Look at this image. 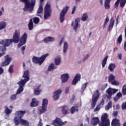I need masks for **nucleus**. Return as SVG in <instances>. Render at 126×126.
<instances>
[{"mask_svg": "<svg viewBox=\"0 0 126 126\" xmlns=\"http://www.w3.org/2000/svg\"><path fill=\"white\" fill-rule=\"evenodd\" d=\"M43 13V6L42 4H40L37 11V13L40 14Z\"/></svg>", "mask_w": 126, "mask_h": 126, "instance_id": "nucleus-36", "label": "nucleus"}, {"mask_svg": "<svg viewBox=\"0 0 126 126\" xmlns=\"http://www.w3.org/2000/svg\"><path fill=\"white\" fill-rule=\"evenodd\" d=\"M100 109V108L99 107V106H97L96 108L94 110V112H97V111H99Z\"/></svg>", "mask_w": 126, "mask_h": 126, "instance_id": "nucleus-60", "label": "nucleus"}, {"mask_svg": "<svg viewBox=\"0 0 126 126\" xmlns=\"http://www.w3.org/2000/svg\"><path fill=\"white\" fill-rule=\"evenodd\" d=\"M119 90L117 89H113L112 88H109L106 91V92L107 94V99L108 100H111L112 99V96L114 94H116V93L118 92Z\"/></svg>", "mask_w": 126, "mask_h": 126, "instance_id": "nucleus-10", "label": "nucleus"}, {"mask_svg": "<svg viewBox=\"0 0 126 126\" xmlns=\"http://www.w3.org/2000/svg\"><path fill=\"white\" fill-rule=\"evenodd\" d=\"M4 71V70H3V68H2L1 67H0V74H2Z\"/></svg>", "mask_w": 126, "mask_h": 126, "instance_id": "nucleus-59", "label": "nucleus"}, {"mask_svg": "<svg viewBox=\"0 0 126 126\" xmlns=\"http://www.w3.org/2000/svg\"><path fill=\"white\" fill-rule=\"evenodd\" d=\"M122 40H123V37L122 36V35H120L118 38V43H119V44H121V43H122Z\"/></svg>", "mask_w": 126, "mask_h": 126, "instance_id": "nucleus-50", "label": "nucleus"}, {"mask_svg": "<svg viewBox=\"0 0 126 126\" xmlns=\"http://www.w3.org/2000/svg\"><path fill=\"white\" fill-rule=\"evenodd\" d=\"M112 0H105L104 2V7L105 9H110V3Z\"/></svg>", "mask_w": 126, "mask_h": 126, "instance_id": "nucleus-26", "label": "nucleus"}, {"mask_svg": "<svg viewBox=\"0 0 126 126\" xmlns=\"http://www.w3.org/2000/svg\"><path fill=\"white\" fill-rule=\"evenodd\" d=\"M78 80H79V74H77L72 82V85H76Z\"/></svg>", "mask_w": 126, "mask_h": 126, "instance_id": "nucleus-22", "label": "nucleus"}, {"mask_svg": "<svg viewBox=\"0 0 126 126\" xmlns=\"http://www.w3.org/2000/svg\"><path fill=\"white\" fill-rule=\"evenodd\" d=\"M4 112L5 113L6 116L11 114V112H12V110L8 108L6 105L4 106Z\"/></svg>", "mask_w": 126, "mask_h": 126, "instance_id": "nucleus-28", "label": "nucleus"}, {"mask_svg": "<svg viewBox=\"0 0 126 126\" xmlns=\"http://www.w3.org/2000/svg\"><path fill=\"white\" fill-rule=\"evenodd\" d=\"M0 45H3L2 46H0V51L2 52V53H5V51H6V47H9L10 45H11L9 41H8V39H2L0 41Z\"/></svg>", "mask_w": 126, "mask_h": 126, "instance_id": "nucleus-7", "label": "nucleus"}, {"mask_svg": "<svg viewBox=\"0 0 126 126\" xmlns=\"http://www.w3.org/2000/svg\"><path fill=\"white\" fill-rule=\"evenodd\" d=\"M14 123H15V126H18L19 125H22L24 126H30L29 122L27 121L26 120L24 119H18L17 117L14 118Z\"/></svg>", "mask_w": 126, "mask_h": 126, "instance_id": "nucleus-8", "label": "nucleus"}, {"mask_svg": "<svg viewBox=\"0 0 126 126\" xmlns=\"http://www.w3.org/2000/svg\"><path fill=\"white\" fill-rule=\"evenodd\" d=\"M108 56H106L104 58V59L102 60V63H107V61L108 60Z\"/></svg>", "mask_w": 126, "mask_h": 126, "instance_id": "nucleus-53", "label": "nucleus"}, {"mask_svg": "<svg viewBox=\"0 0 126 126\" xmlns=\"http://www.w3.org/2000/svg\"><path fill=\"white\" fill-rule=\"evenodd\" d=\"M8 72L9 73H12V72H13V64L10 66L8 69Z\"/></svg>", "mask_w": 126, "mask_h": 126, "instance_id": "nucleus-45", "label": "nucleus"}, {"mask_svg": "<svg viewBox=\"0 0 126 126\" xmlns=\"http://www.w3.org/2000/svg\"><path fill=\"white\" fill-rule=\"evenodd\" d=\"M100 105H104V104H105V100H104V98H102V100L100 101Z\"/></svg>", "mask_w": 126, "mask_h": 126, "instance_id": "nucleus-61", "label": "nucleus"}, {"mask_svg": "<svg viewBox=\"0 0 126 126\" xmlns=\"http://www.w3.org/2000/svg\"><path fill=\"white\" fill-rule=\"evenodd\" d=\"M54 62L55 63H61V57L58 56L55 59Z\"/></svg>", "mask_w": 126, "mask_h": 126, "instance_id": "nucleus-41", "label": "nucleus"}, {"mask_svg": "<svg viewBox=\"0 0 126 126\" xmlns=\"http://www.w3.org/2000/svg\"><path fill=\"white\" fill-rule=\"evenodd\" d=\"M56 68H57V67H55V64L54 63H51L49 66L48 69L49 71H54Z\"/></svg>", "mask_w": 126, "mask_h": 126, "instance_id": "nucleus-30", "label": "nucleus"}, {"mask_svg": "<svg viewBox=\"0 0 126 126\" xmlns=\"http://www.w3.org/2000/svg\"><path fill=\"white\" fill-rule=\"evenodd\" d=\"M67 124V121L63 122L61 118L57 117L52 122V125L55 126H63Z\"/></svg>", "mask_w": 126, "mask_h": 126, "instance_id": "nucleus-12", "label": "nucleus"}, {"mask_svg": "<svg viewBox=\"0 0 126 126\" xmlns=\"http://www.w3.org/2000/svg\"><path fill=\"white\" fill-rule=\"evenodd\" d=\"M123 97V94H122V93L121 92H118L116 95L114 97V100L115 102H117L120 98H122Z\"/></svg>", "mask_w": 126, "mask_h": 126, "instance_id": "nucleus-27", "label": "nucleus"}, {"mask_svg": "<svg viewBox=\"0 0 126 126\" xmlns=\"http://www.w3.org/2000/svg\"><path fill=\"white\" fill-rule=\"evenodd\" d=\"M86 87H87V83H86L82 85L81 88L82 93H83V92H84V90L86 89Z\"/></svg>", "mask_w": 126, "mask_h": 126, "instance_id": "nucleus-44", "label": "nucleus"}, {"mask_svg": "<svg viewBox=\"0 0 126 126\" xmlns=\"http://www.w3.org/2000/svg\"><path fill=\"white\" fill-rule=\"evenodd\" d=\"M112 106H113V104L112 103V101H109L107 105L105 106L106 111H109L110 108H112Z\"/></svg>", "mask_w": 126, "mask_h": 126, "instance_id": "nucleus-33", "label": "nucleus"}, {"mask_svg": "<svg viewBox=\"0 0 126 126\" xmlns=\"http://www.w3.org/2000/svg\"><path fill=\"white\" fill-rule=\"evenodd\" d=\"M122 93L124 96L126 95V85H124L122 88Z\"/></svg>", "mask_w": 126, "mask_h": 126, "instance_id": "nucleus-40", "label": "nucleus"}, {"mask_svg": "<svg viewBox=\"0 0 126 126\" xmlns=\"http://www.w3.org/2000/svg\"><path fill=\"white\" fill-rule=\"evenodd\" d=\"M69 109L67 106H62V113L63 115H67L69 113L68 112Z\"/></svg>", "mask_w": 126, "mask_h": 126, "instance_id": "nucleus-20", "label": "nucleus"}, {"mask_svg": "<svg viewBox=\"0 0 126 126\" xmlns=\"http://www.w3.org/2000/svg\"><path fill=\"white\" fill-rule=\"evenodd\" d=\"M62 92H63V90H62L61 89H59L54 93L53 98L54 101H57V100H59V99L60 98V96H61V94H62Z\"/></svg>", "mask_w": 126, "mask_h": 126, "instance_id": "nucleus-14", "label": "nucleus"}, {"mask_svg": "<svg viewBox=\"0 0 126 126\" xmlns=\"http://www.w3.org/2000/svg\"><path fill=\"white\" fill-rule=\"evenodd\" d=\"M64 40V39L63 38V37H62L61 40L59 43V46H62V45L63 44V43Z\"/></svg>", "mask_w": 126, "mask_h": 126, "instance_id": "nucleus-57", "label": "nucleus"}, {"mask_svg": "<svg viewBox=\"0 0 126 126\" xmlns=\"http://www.w3.org/2000/svg\"><path fill=\"white\" fill-rule=\"evenodd\" d=\"M37 126H43V123H42V119H40Z\"/></svg>", "mask_w": 126, "mask_h": 126, "instance_id": "nucleus-56", "label": "nucleus"}, {"mask_svg": "<svg viewBox=\"0 0 126 126\" xmlns=\"http://www.w3.org/2000/svg\"><path fill=\"white\" fill-rule=\"evenodd\" d=\"M24 79H21L20 81L17 83L18 85L19 86H22L24 87L25 86V84L30 80V75L29 74V70H27L24 71V74L22 76Z\"/></svg>", "mask_w": 126, "mask_h": 126, "instance_id": "nucleus-4", "label": "nucleus"}, {"mask_svg": "<svg viewBox=\"0 0 126 126\" xmlns=\"http://www.w3.org/2000/svg\"><path fill=\"white\" fill-rule=\"evenodd\" d=\"M119 112L118 111H114L113 113V116L115 117V118H117L118 117V114Z\"/></svg>", "mask_w": 126, "mask_h": 126, "instance_id": "nucleus-54", "label": "nucleus"}, {"mask_svg": "<svg viewBox=\"0 0 126 126\" xmlns=\"http://www.w3.org/2000/svg\"><path fill=\"white\" fill-rule=\"evenodd\" d=\"M61 79L62 83H65L69 79V75L67 73L63 74L61 76Z\"/></svg>", "mask_w": 126, "mask_h": 126, "instance_id": "nucleus-17", "label": "nucleus"}, {"mask_svg": "<svg viewBox=\"0 0 126 126\" xmlns=\"http://www.w3.org/2000/svg\"><path fill=\"white\" fill-rule=\"evenodd\" d=\"M23 90H24V87H23V86H19V88L17 91L16 95H18L22 93V92H23Z\"/></svg>", "mask_w": 126, "mask_h": 126, "instance_id": "nucleus-32", "label": "nucleus"}, {"mask_svg": "<svg viewBox=\"0 0 126 126\" xmlns=\"http://www.w3.org/2000/svg\"><path fill=\"white\" fill-rule=\"evenodd\" d=\"M33 21L35 24H38V23L40 22V18L38 17H34L33 19Z\"/></svg>", "mask_w": 126, "mask_h": 126, "instance_id": "nucleus-39", "label": "nucleus"}, {"mask_svg": "<svg viewBox=\"0 0 126 126\" xmlns=\"http://www.w3.org/2000/svg\"><path fill=\"white\" fill-rule=\"evenodd\" d=\"M75 111H76V107H75V106H73L70 109V112H71V114H74V113L75 112Z\"/></svg>", "mask_w": 126, "mask_h": 126, "instance_id": "nucleus-46", "label": "nucleus"}, {"mask_svg": "<svg viewBox=\"0 0 126 126\" xmlns=\"http://www.w3.org/2000/svg\"><path fill=\"white\" fill-rule=\"evenodd\" d=\"M69 92V89L68 88H66L65 93L67 94Z\"/></svg>", "mask_w": 126, "mask_h": 126, "instance_id": "nucleus-62", "label": "nucleus"}, {"mask_svg": "<svg viewBox=\"0 0 126 126\" xmlns=\"http://www.w3.org/2000/svg\"><path fill=\"white\" fill-rule=\"evenodd\" d=\"M107 86H108V84H105V85H102L100 89L101 91H104V90L107 88Z\"/></svg>", "mask_w": 126, "mask_h": 126, "instance_id": "nucleus-47", "label": "nucleus"}, {"mask_svg": "<svg viewBox=\"0 0 126 126\" xmlns=\"http://www.w3.org/2000/svg\"><path fill=\"white\" fill-rule=\"evenodd\" d=\"M122 110H126V102H124L122 105Z\"/></svg>", "mask_w": 126, "mask_h": 126, "instance_id": "nucleus-51", "label": "nucleus"}, {"mask_svg": "<svg viewBox=\"0 0 126 126\" xmlns=\"http://www.w3.org/2000/svg\"><path fill=\"white\" fill-rule=\"evenodd\" d=\"M33 28L34 25L33 24V19H31L28 24L29 30H30V31H31V30H33Z\"/></svg>", "mask_w": 126, "mask_h": 126, "instance_id": "nucleus-24", "label": "nucleus"}, {"mask_svg": "<svg viewBox=\"0 0 126 126\" xmlns=\"http://www.w3.org/2000/svg\"><path fill=\"white\" fill-rule=\"evenodd\" d=\"M75 10H76V6H74L71 12V14H74V12H75Z\"/></svg>", "mask_w": 126, "mask_h": 126, "instance_id": "nucleus-55", "label": "nucleus"}, {"mask_svg": "<svg viewBox=\"0 0 126 126\" xmlns=\"http://www.w3.org/2000/svg\"><path fill=\"white\" fill-rule=\"evenodd\" d=\"M27 33L25 32L23 35L20 38V32L16 30L13 35V38L12 39H6L8 40V42L11 44L12 43H15V44H17L18 42H19L18 44V48H20V47H22L23 45H25L26 44V42L27 41Z\"/></svg>", "mask_w": 126, "mask_h": 126, "instance_id": "nucleus-1", "label": "nucleus"}, {"mask_svg": "<svg viewBox=\"0 0 126 126\" xmlns=\"http://www.w3.org/2000/svg\"><path fill=\"white\" fill-rule=\"evenodd\" d=\"M111 84L112 85H120V82L114 80V81L111 82Z\"/></svg>", "mask_w": 126, "mask_h": 126, "instance_id": "nucleus-48", "label": "nucleus"}, {"mask_svg": "<svg viewBox=\"0 0 126 126\" xmlns=\"http://www.w3.org/2000/svg\"><path fill=\"white\" fill-rule=\"evenodd\" d=\"M54 41H55V38L52 36H48L47 37H45L43 40L44 43H49V42H54Z\"/></svg>", "mask_w": 126, "mask_h": 126, "instance_id": "nucleus-21", "label": "nucleus"}, {"mask_svg": "<svg viewBox=\"0 0 126 126\" xmlns=\"http://www.w3.org/2000/svg\"><path fill=\"white\" fill-rule=\"evenodd\" d=\"M40 86H39L36 89L34 90V94L35 95H39L40 94V92H41V90L39 88H40Z\"/></svg>", "mask_w": 126, "mask_h": 126, "instance_id": "nucleus-38", "label": "nucleus"}, {"mask_svg": "<svg viewBox=\"0 0 126 126\" xmlns=\"http://www.w3.org/2000/svg\"><path fill=\"white\" fill-rule=\"evenodd\" d=\"M116 68V65L115 64H110L108 67V69L110 71H114V69Z\"/></svg>", "mask_w": 126, "mask_h": 126, "instance_id": "nucleus-35", "label": "nucleus"}, {"mask_svg": "<svg viewBox=\"0 0 126 126\" xmlns=\"http://www.w3.org/2000/svg\"><path fill=\"white\" fill-rule=\"evenodd\" d=\"M20 2H24L25 6L23 8L24 11L29 10L30 13L34 10L35 4H36V0H20Z\"/></svg>", "mask_w": 126, "mask_h": 126, "instance_id": "nucleus-3", "label": "nucleus"}, {"mask_svg": "<svg viewBox=\"0 0 126 126\" xmlns=\"http://www.w3.org/2000/svg\"><path fill=\"white\" fill-rule=\"evenodd\" d=\"M88 18H89L88 14H87V13H85L83 14L81 20H82V21L85 22L88 20Z\"/></svg>", "mask_w": 126, "mask_h": 126, "instance_id": "nucleus-29", "label": "nucleus"}, {"mask_svg": "<svg viewBox=\"0 0 126 126\" xmlns=\"http://www.w3.org/2000/svg\"><path fill=\"white\" fill-rule=\"evenodd\" d=\"M16 96H17V94H16V93L15 94H12L10 96L11 100H15V99H16Z\"/></svg>", "mask_w": 126, "mask_h": 126, "instance_id": "nucleus-49", "label": "nucleus"}, {"mask_svg": "<svg viewBox=\"0 0 126 126\" xmlns=\"http://www.w3.org/2000/svg\"><path fill=\"white\" fill-rule=\"evenodd\" d=\"M6 26V23L4 22H1L0 23V30H2V29H4Z\"/></svg>", "mask_w": 126, "mask_h": 126, "instance_id": "nucleus-34", "label": "nucleus"}, {"mask_svg": "<svg viewBox=\"0 0 126 126\" xmlns=\"http://www.w3.org/2000/svg\"><path fill=\"white\" fill-rule=\"evenodd\" d=\"M49 56L48 53L42 55L40 57L33 56L32 58V62L33 63H43L47 57Z\"/></svg>", "mask_w": 126, "mask_h": 126, "instance_id": "nucleus-5", "label": "nucleus"}, {"mask_svg": "<svg viewBox=\"0 0 126 126\" xmlns=\"http://www.w3.org/2000/svg\"><path fill=\"white\" fill-rule=\"evenodd\" d=\"M4 55H5V52L0 53V58H1L2 56H4Z\"/></svg>", "mask_w": 126, "mask_h": 126, "instance_id": "nucleus-63", "label": "nucleus"}, {"mask_svg": "<svg viewBox=\"0 0 126 126\" xmlns=\"http://www.w3.org/2000/svg\"><path fill=\"white\" fill-rule=\"evenodd\" d=\"M68 48V46L67 45V42H64L63 43V53H64V54H65V53H66Z\"/></svg>", "mask_w": 126, "mask_h": 126, "instance_id": "nucleus-31", "label": "nucleus"}, {"mask_svg": "<svg viewBox=\"0 0 126 126\" xmlns=\"http://www.w3.org/2000/svg\"><path fill=\"white\" fill-rule=\"evenodd\" d=\"M118 58L119 60H122V54H118Z\"/></svg>", "mask_w": 126, "mask_h": 126, "instance_id": "nucleus-64", "label": "nucleus"}, {"mask_svg": "<svg viewBox=\"0 0 126 126\" xmlns=\"http://www.w3.org/2000/svg\"><path fill=\"white\" fill-rule=\"evenodd\" d=\"M39 104V102L35 98H32V102L31 103V107L33 108L34 107H37Z\"/></svg>", "mask_w": 126, "mask_h": 126, "instance_id": "nucleus-23", "label": "nucleus"}, {"mask_svg": "<svg viewBox=\"0 0 126 126\" xmlns=\"http://www.w3.org/2000/svg\"><path fill=\"white\" fill-rule=\"evenodd\" d=\"M126 0H121L120 1V6L121 7H124L126 5Z\"/></svg>", "mask_w": 126, "mask_h": 126, "instance_id": "nucleus-43", "label": "nucleus"}, {"mask_svg": "<svg viewBox=\"0 0 126 126\" xmlns=\"http://www.w3.org/2000/svg\"><path fill=\"white\" fill-rule=\"evenodd\" d=\"M114 24H115V19H114L113 18H111L110 20L109 27L107 30L109 32H111L112 29H113Z\"/></svg>", "mask_w": 126, "mask_h": 126, "instance_id": "nucleus-18", "label": "nucleus"}, {"mask_svg": "<svg viewBox=\"0 0 126 126\" xmlns=\"http://www.w3.org/2000/svg\"><path fill=\"white\" fill-rule=\"evenodd\" d=\"M51 15H52V8L51 5L47 3L44 7V19L46 20L49 17H51Z\"/></svg>", "mask_w": 126, "mask_h": 126, "instance_id": "nucleus-6", "label": "nucleus"}, {"mask_svg": "<svg viewBox=\"0 0 126 126\" xmlns=\"http://www.w3.org/2000/svg\"><path fill=\"white\" fill-rule=\"evenodd\" d=\"M5 61L4 62H2V63H10V62L12 61V58L9 57V55H6L5 56Z\"/></svg>", "mask_w": 126, "mask_h": 126, "instance_id": "nucleus-25", "label": "nucleus"}, {"mask_svg": "<svg viewBox=\"0 0 126 126\" xmlns=\"http://www.w3.org/2000/svg\"><path fill=\"white\" fill-rule=\"evenodd\" d=\"M112 126H121V124L120 123V120L117 118H115L112 120L111 122Z\"/></svg>", "mask_w": 126, "mask_h": 126, "instance_id": "nucleus-19", "label": "nucleus"}, {"mask_svg": "<svg viewBox=\"0 0 126 126\" xmlns=\"http://www.w3.org/2000/svg\"><path fill=\"white\" fill-rule=\"evenodd\" d=\"M69 9V7L68 6H66L61 11L60 14V20L61 23H63V21H64V16L65 14H66V12H67Z\"/></svg>", "mask_w": 126, "mask_h": 126, "instance_id": "nucleus-11", "label": "nucleus"}, {"mask_svg": "<svg viewBox=\"0 0 126 126\" xmlns=\"http://www.w3.org/2000/svg\"><path fill=\"white\" fill-rule=\"evenodd\" d=\"M89 58V55L87 54V55H86V56H85L83 58L84 62L86 61V60H87Z\"/></svg>", "mask_w": 126, "mask_h": 126, "instance_id": "nucleus-58", "label": "nucleus"}, {"mask_svg": "<svg viewBox=\"0 0 126 126\" xmlns=\"http://www.w3.org/2000/svg\"><path fill=\"white\" fill-rule=\"evenodd\" d=\"M99 124V126H110V120L107 113H103L100 119L98 117H93L91 121V125L92 126H96Z\"/></svg>", "mask_w": 126, "mask_h": 126, "instance_id": "nucleus-2", "label": "nucleus"}, {"mask_svg": "<svg viewBox=\"0 0 126 126\" xmlns=\"http://www.w3.org/2000/svg\"><path fill=\"white\" fill-rule=\"evenodd\" d=\"M120 0H117L115 3V8H118V6H119V3H120Z\"/></svg>", "mask_w": 126, "mask_h": 126, "instance_id": "nucleus-52", "label": "nucleus"}, {"mask_svg": "<svg viewBox=\"0 0 126 126\" xmlns=\"http://www.w3.org/2000/svg\"><path fill=\"white\" fill-rule=\"evenodd\" d=\"M110 20L109 19V17H106L105 18V21H104V24L103 25V28H105L107 24H108V22H109V21Z\"/></svg>", "mask_w": 126, "mask_h": 126, "instance_id": "nucleus-42", "label": "nucleus"}, {"mask_svg": "<svg viewBox=\"0 0 126 126\" xmlns=\"http://www.w3.org/2000/svg\"><path fill=\"white\" fill-rule=\"evenodd\" d=\"M95 94H96V95H95V94H93L92 102L91 103L92 109H94L95 108V106H96V103H97V101H98V99H99V97H100L99 90H96L95 91Z\"/></svg>", "mask_w": 126, "mask_h": 126, "instance_id": "nucleus-9", "label": "nucleus"}, {"mask_svg": "<svg viewBox=\"0 0 126 126\" xmlns=\"http://www.w3.org/2000/svg\"><path fill=\"white\" fill-rule=\"evenodd\" d=\"M48 99L45 98L43 99L42 104V108L39 110L40 114H43L47 111V107L48 106Z\"/></svg>", "mask_w": 126, "mask_h": 126, "instance_id": "nucleus-13", "label": "nucleus"}, {"mask_svg": "<svg viewBox=\"0 0 126 126\" xmlns=\"http://www.w3.org/2000/svg\"><path fill=\"white\" fill-rule=\"evenodd\" d=\"M113 80H115V76H114L113 74H111L108 76V81L109 82H111V81H113Z\"/></svg>", "mask_w": 126, "mask_h": 126, "instance_id": "nucleus-37", "label": "nucleus"}, {"mask_svg": "<svg viewBox=\"0 0 126 126\" xmlns=\"http://www.w3.org/2000/svg\"><path fill=\"white\" fill-rule=\"evenodd\" d=\"M25 114H26V111L25 110H20L16 111V115H17V116H16L14 119L17 118L18 120H23V119H22V117H23V116H24V115H25Z\"/></svg>", "mask_w": 126, "mask_h": 126, "instance_id": "nucleus-15", "label": "nucleus"}, {"mask_svg": "<svg viewBox=\"0 0 126 126\" xmlns=\"http://www.w3.org/2000/svg\"><path fill=\"white\" fill-rule=\"evenodd\" d=\"M79 23V18H78L75 19V23L74 21L72 22L71 26L73 27V29L74 30L75 32H76V31H77Z\"/></svg>", "mask_w": 126, "mask_h": 126, "instance_id": "nucleus-16", "label": "nucleus"}]
</instances>
